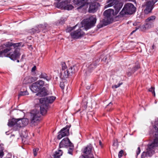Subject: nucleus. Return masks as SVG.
Instances as JSON below:
<instances>
[{"mask_svg":"<svg viewBox=\"0 0 158 158\" xmlns=\"http://www.w3.org/2000/svg\"><path fill=\"white\" fill-rule=\"evenodd\" d=\"M118 2V0H108L107 2L109 3L105 6V8H106L114 6L115 9L114 13V10L111 9L106 10L104 13V15L107 24L112 22L113 16L116 15L118 14L123 5L122 3Z\"/></svg>","mask_w":158,"mask_h":158,"instance_id":"f257e3e1","label":"nucleus"},{"mask_svg":"<svg viewBox=\"0 0 158 158\" xmlns=\"http://www.w3.org/2000/svg\"><path fill=\"white\" fill-rule=\"evenodd\" d=\"M13 48H6L2 51H0V57L3 56L10 58L11 60H17L20 55V50L19 48L12 49Z\"/></svg>","mask_w":158,"mask_h":158,"instance_id":"f03ea898","label":"nucleus"},{"mask_svg":"<svg viewBox=\"0 0 158 158\" xmlns=\"http://www.w3.org/2000/svg\"><path fill=\"white\" fill-rule=\"evenodd\" d=\"M44 85V81L39 80L33 83L30 86V88L33 92L35 93L39 92L42 89V90L36 94V95L40 97H43L47 95L48 92V91L45 87H44L42 88Z\"/></svg>","mask_w":158,"mask_h":158,"instance_id":"7ed1b4c3","label":"nucleus"},{"mask_svg":"<svg viewBox=\"0 0 158 158\" xmlns=\"http://www.w3.org/2000/svg\"><path fill=\"white\" fill-rule=\"evenodd\" d=\"M158 147V139H155L153 140L152 142L149 144L146 152H143L141 154V158H145L148 157H151L154 153V149L156 147Z\"/></svg>","mask_w":158,"mask_h":158,"instance_id":"20e7f679","label":"nucleus"},{"mask_svg":"<svg viewBox=\"0 0 158 158\" xmlns=\"http://www.w3.org/2000/svg\"><path fill=\"white\" fill-rule=\"evenodd\" d=\"M97 19L95 16H92L89 18L84 19L81 22L84 29L87 31L89 29L94 26L96 23Z\"/></svg>","mask_w":158,"mask_h":158,"instance_id":"39448f33","label":"nucleus"},{"mask_svg":"<svg viewBox=\"0 0 158 158\" xmlns=\"http://www.w3.org/2000/svg\"><path fill=\"white\" fill-rule=\"evenodd\" d=\"M135 10L136 8L132 4L127 3L124 5L120 14L123 16L125 15H131L135 13Z\"/></svg>","mask_w":158,"mask_h":158,"instance_id":"423d86ee","label":"nucleus"},{"mask_svg":"<svg viewBox=\"0 0 158 158\" xmlns=\"http://www.w3.org/2000/svg\"><path fill=\"white\" fill-rule=\"evenodd\" d=\"M94 150L92 145L89 144L85 147L83 151L84 154L81 156L79 158H94L93 153Z\"/></svg>","mask_w":158,"mask_h":158,"instance_id":"0eeeda50","label":"nucleus"},{"mask_svg":"<svg viewBox=\"0 0 158 158\" xmlns=\"http://www.w3.org/2000/svg\"><path fill=\"white\" fill-rule=\"evenodd\" d=\"M30 120L31 123H35L41 119V114L39 110L34 109L31 112Z\"/></svg>","mask_w":158,"mask_h":158,"instance_id":"6e6552de","label":"nucleus"},{"mask_svg":"<svg viewBox=\"0 0 158 158\" xmlns=\"http://www.w3.org/2000/svg\"><path fill=\"white\" fill-rule=\"evenodd\" d=\"M71 126V125H67L62 129L58 133L57 139H60L63 137L68 136L69 135V130Z\"/></svg>","mask_w":158,"mask_h":158,"instance_id":"1a4fd4ad","label":"nucleus"},{"mask_svg":"<svg viewBox=\"0 0 158 158\" xmlns=\"http://www.w3.org/2000/svg\"><path fill=\"white\" fill-rule=\"evenodd\" d=\"M156 18V17L154 15L149 17L146 20V23L142 26L143 28V29L144 28L145 29L152 27L153 26V22Z\"/></svg>","mask_w":158,"mask_h":158,"instance_id":"9d476101","label":"nucleus"},{"mask_svg":"<svg viewBox=\"0 0 158 158\" xmlns=\"http://www.w3.org/2000/svg\"><path fill=\"white\" fill-rule=\"evenodd\" d=\"M142 6L145 8L144 12L146 14L151 12L154 7V5L151 3V1H148L144 3Z\"/></svg>","mask_w":158,"mask_h":158,"instance_id":"9b49d317","label":"nucleus"},{"mask_svg":"<svg viewBox=\"0 0 158 158\" xmlns=\"http://www.w3.org/2000/svg\"><path fill=\"white\" fill-rule=\"evenodd\" d=\"M84 35L85 33L81 29H78L70 33L71 37L75 39H79L82 37Z\"/></svg>","mask_w":158,"mask_h":158,"instance_id":"f8f14e48","label":"nucleus"},{"mask_svg":"<svg viewBox=\"0 0 158 158\" xmlns=\"http://www.w3.org/2000/svg\"><path fill=\"white\" fill-rule=\"evenodd\" d=\"M73 144L71 142L69 138L66 137L64 138L59 143V148H68Z\"/></svg>","mask_w":158,"mask_h":158,"instance_id":"ddd939ff","label":"nucleus"},{"mask_svg":"<svg viewBox=\"0 0 158 158\" xmlns=\"http://www.w3.org/2000/svg\"><path fill=\"white\" fill-rule=\"evenodd\" d=\"M56 98V97L53 96H48L46 98H40V103L47 104L48 106V104L52 103Z\"/></svg>","mask_w":158,"mask_h":158,"instance_id":"4468645a","label":"nucleus"},{"mask_svg":"<svg viewBox=\"0 0 158 158\" xmlns=\"http://www.w3.org/2000/svg\"><path fill=\"white\" fill-rule=\"evenodd\" d=\"M17 123V129H18L21 127L27 125L28 124V121L27 118L18 119V121Z\"/></svg>","mask_w":158,"mask_h":158,"instance_id":"2eb2a0df","label":"nucleus"},{"mask_svg":"<svg viewBox=\"0 0 158 158\" xmlns=\"http://www.w3.org/2000/svg\"><path fill=\"white\" fill-rule=\"evenodd\" d=\"M88 0H74L73 3L78 6L77 9H80L86 4H88Z\"/></svg>","mask_w":158,"mask_h":158,"instance_id":"dca6fc26","label":"nucleus"},{"mask_svg":"<svg viewBox=\"0 0 158 158\" xmlns=\"http://www.w3.org/2000/svg\"><path fill=\"white\" fill-rule=\"evenodd\" d=\"M58 2L57 7L59 8L64 9L68 4L70 3V0H62L61 2Z\"/></svg>","mask_w":158,"mask_h":158,"instance_id":"f3484780","label":"nucleus"},{"mask_svg":"<svg viewBox=\"0 0 158 158\" xmlns=\"http://www.w3.org/2000/svg\"><path fill=\"white\" fill-rule=\"evenodd\" d=\"M69 70V69L62 70L60 75V77L61 79H65L68 78L69 76H71L69 72L70 71Z\"/></svg>","mask_w":158,"mask_h":158,"instance_id":"a211bd4d","label":"nucleus"},{"mask_svg":"<svg viewBox=\"0 0 158 158\" xmlns=\"http://www.w3.org/2000/svg\"><path fill=\"white\" fill-rule=\"evenodd\" d=\"M99 4L97 2L91 3L89 5V13H94L97 10Z\"/></svg>","mask_w":158,"mask_h":158,"instance_id":"6ab92c4d","label":"nucleus"},{"mask_svg":"<svg viewBox=\"0 0 158 158\" xmlns=\"http://www.w3.org/2000/svg\"><path fill=\"white\" fill-rule=\"evenodd\" d=\"M21 43H12L7 42L4 44V45L7 48H12V49L14 50L15 49L18 48L17 47L20 46V45H21Z\"/></svg>","mask_w":158,"mask_h":158,"instance_id":"aec40b11","label":"nucleus"},{"mask_svg":"<svg viewBox=\"0 0 158 158\" xmlns=\"http://www.w3.org/2000/svg\"><path fill=\"white\" fill-rule=\"evenodd\" d=\"M42 104L40 106V114L42 115H45L47 111V109L48 108V106L47 104L42 103Z\"/></svg>","mask_w":158,"mask_h":158,"instance_id":"412c9836","label":"nucleus"},{"mask_svg":"<svg viewBox=\"0 0 158 158\" xmlns=\"http://www.w3.org/2000/svg\"><path fill=\"white\" fill-rule=\"evenodd\" d=\"M38 26L40 29V31H42L44 33L47 31L49 29L50 27L46 23L38 25Z\"/></svg>","mask_w":158,"mask_h":158,"instance_id":"4be33fe9","label":"nucleus"},{"mask_svg":"<svg viewBox=\"0 0 158 158\" xmlns=\"http://www.w3.org/2000/svg\"><path fill=\"white\" fill-rule=\"evenodd\" d=\"M17 121H18V119L13 118L9 121L8 126L10 127L14 126L15 127H16V129L17 130Z\"/></svg>","mask_w":158,"mask_h":158,"instance_id":"5701e85b","label":"nucleus"},{"mask_svg":"<svg viewBox=\"0 0 158 158\" xmlns=\"http://www.w3.org/2000/svg\"><path fill=\"white\" fill-rule=\"evenodd\" d=\"M155 131L153 133L154 139H158V121L155 122Z\"/></svg>","mask_w":158,"mask_h":158,"instance_id":"b1692460","label":"nucleus"},{"mask_svg":"<svg viewBox=\"0 0 158 158\" xmlns=\"http://www.w3.org/2000/svg\"><path fill=\"white\" fill-rule=\"evenodd\" d=\"M98 62L99 61L97 60L93 62L92 64H90L88 67V70L90 72L91 71L96 68L97 65L98 64Z\"/></svg>","mask_w":158,"mask_h":158,"instance_id":"393cba45","label":"nucleus"},{"mask_svg":"<svg viewBox=\"0 0 158 158\" xmlns=\"http://www.w3.org/2000/svg\"><path fill=\"white\" fill-rule=\"evenodd\" d=\"M40 32V29L38 25L29 30V32L31 34H34L36 33H38Z\"/></svg>","mask_w":158,"mask_h":158,"instance_id":"a878e982","label":"nucleus"},{"mask_svg":"<svg viewBox=\"0 0 158 158\" xmlns=\"http://www.w3.org/2000/svg\"><path fill=\"white\" fill-rule=\"evenodd\" d=\"M69 71H70V73L71 76L75 72L77 71L78 70V68L77 66L76 65H73V66H71L69 68Z\"/></svg>","mask_w":158,"mask_h":158,"instance_id":"bb28decb","label":"nucleus"},{"mask_svg":"<svg viewBox=\"0 0 158 158\" xmlns=\"http://www.w3.org/2000/svg\"><path fill=\"white\" fill-rule=\"evenodd\" d=\"M69 71H70V73L71 76L75 72L77 71L78 70V68L77 66L76 65H73V66H71L69 68Z\"/></svg>","mask_w":158,"mask_h":158,"instance_id":"cd10ccee","label":"nucleus"},{"mask_svg":"<svg viewBox=\"0 0 158 158\" xmlns=\"http://www.w3.org/2000/svg\"><path fill=\"white\" fill-rule=\"evenodd\" d=\"M39 77L40 78H43L48 81L50 80L51 79V77L49 76H48L45 73H42L40 75Z\"/></svg>","mask_w":158,"mask_h":158,"instance_id":"c85d7f7f","label":"nucleus"},{"mask_svg":"<svg viewBox=\"0 0 158 158\" xmlns=\"http://www.w3.org/2000/svg\"><path fill=\"white\" fill-rule=\"evenodd\" d=\"M62 154V152L61 150H59L58 151H56L55 153L53 154V158H60V157Z\"/></svg>","mask_w":158,"mask_h":158,"instance_id":"c756f323","label":"nucleus"},{"mask_svg":"<svg viewBox=\"0 0 158 158\" xmlns=\"http://www.w3.org/2000/svg\"><path fill=\"white\" fill-rule=\"evenodd\" d=\"M31 83V81L30 80L29 77H25L23 81V83L24 84H27Z\"/></svg>","mask_w":158,"mask_h":158,"instance_id":"7c9ffc66","label":"nucleus"},{"mask_svg":"<svg viewBox=\"0 0 158 158\" xmlns=\"http://www.w3.org/2000/svg\"><path fill=\"white\" fill-rule=\"evenodd\" d=\"M70 148L68 150V153L70 155H72L73 154V150L74 148L73 145H71V146L69 147Z\"/></svg>","mask_w":158,"mask_h":158,"instance_id":"2f4dec72","label":"nucleus"},{"mask_svg":"<svg viewBox=\"0 0 158 158\" xmlns=\"http://www.w3.org/2000/svg\"><path fill=\"white\" fill-rule=\"evenodd\" d=\"M61 65L62 68V70H64L68 69L67 68V66L66 65V63L64 62H61Z\"/></svg>","mask_w":158,"mask_h":158,"instance_id":"473e14b6","label":"nucleus"},{"mask_svg":"<svg viewBox=\"0 0 158 158\" xmlns=\"http://www.w3.org/2000/svg\"><path fill=\"white\" fill-rule=\"evenodd\" d=\"M73 8V6L72 5L68 4L64 9L68 10H72Z\"/></svg>","mask_w":158,"mask_h":158,"instance_id":"72a5a7b5","label":"nucleus"},{"mask_svg":"<svg viewBox=\"0 0 158 158\" xmlns=\"http://www.w3.org/2000/svg\"><path fill=\"white\" fill-rule=\"evenodd\" d=\"M28 94V93L27 91H21L19 93V96H22L27 95Z\"/></svg>","mask_w":158,"mask_h":158,"instance_id":"f704fd0d","label":"nucleus"},{"mask_svg":"<svg viewBox=\"0 0 158 158\" xmlns=\"http://www.w3.org/2000/svg\"><path fill=\"white\" fill-rule=\"evenodd\" d=\"M155 88L154 87H151V88L148 89V91L151 92L154 96H155Z\"/></svg>","mask_w":158,"mask_h":158,"instance_id":"c9c22d12","label":"nucleus"},{"mask_svg":"<svg viewBox=\"0 0 158 158\" xmlns=\"http://www.w3.org/2000/svg\"><path fill=\"white\" fill-rule=\"evenodd\" d=\"M139 68V66L138 65H137L135 66L132 69V73H134Z\"/></svg>","mask_w":158,"mask_h":158,"instance_id":"e433bc0d","label":"nucleus"},{"mask_svg":"<svg viewBox=\"0 0 158 158\" xmlns=\"http://www.w3.org/2000/svg\"><path fill=\"white\" fill-rule=\"evenodd\" d=\"M76 26H74L73 27H68L67 29H66V32H69L73 30L75 27Z\"/></svg>","mask_w":158,"mask_h":158,"instance_id":"4c0bfd02","label":"nucleus"},{"mask_svg":"<svg viewBox=\"0 0 158 158\" xmlns=\"http://www.w3.org/2000/svg\"><path fill=\"white\" fill-rule=\"evenodd\" d=\"M122 84H123V83L121 82L120 83L118 84L117 85H113L112 86V88L113 89L117 88L119 87Z\"/></svg>","mask_w":158,"mask_h":158,"instance_id":"58836bf2","label":"nucleus"},{"mask_svg":"<svg viewBox=\"0 0 158 158\" xmlns=\"http://www.w3.org/2000/svg\"><path fill=\"white\" fill-rule=\"evenodd\" d=\"M39 150V149L37 148H34L33 149V153L34 156H36L37 154V152Z\"/></svg>","mask_w":158,"mask_h":158,"instance_id":"ea45409f","label":"nucleus"},{"mask_svg":"<svg viewBox=\"0 0 158 158\" xmlns=\"http://www.w3.org/2000/svg\"><path fill=\"white\" fill-rule=\"evenodd\" d=\"M124 151L123 150H121L118 153V157L119 158H121L123 156Z\"/></svg>","mask_w":158,"mask_h":158,"instance_id":"a19ab883","label":"nucleus"},{"mask_svg":"<svg viewBox=\"0 0 158 158\" xmlns=\"http://www.w3.org/2000/svg\"><path fill=\"white\" fill-rule=\"evenodd\" d=\"M30 80L31 81V83L36 81L37 78L36 77H29Z\"/></svg>","mask_w":158,"mask_h":158,"instance_id":"79ce46f5","label":"nucleus"},{"mask_svg":"<svg viewBox=\"0 0 158 158\" xmlns=\"http://www.w3.org/2000/svg\"><path fill=\"white\" fill-rule=\"evenodd\" d=\"M118 145V140L117 139H115L113 141V146H117Z\"/></svg>","mask_w":158,"mask_h":158,"instance_id":"37998d69","label":"nucleus"},{"mask_svg":"<svg viewBox=\"0 0 158 158\" xmlns=\"http://www.w3.org/2000/svg\"><path fill=\"white\" fill-rule=\"evenodd\" d=\"M3 149L2 148V149L0 150V158H2V157L4 155V153L3 152Z\"/></svg>","mask_w":158,"mask_h":158,"instance_id":"c03bdc74","label":"nucleus"},{"mask_svg":"<svg viewBox=\"0 0 158 158\" xmlns=\"http://www.w3.org/2000/svg\"><path fill=\"white\" fill-rule=\"evenodd\" d=\"M64 84L63 82H61L60 84V88L62 89H63L64 88Z\"/></svg>","mask_w":158,"mask_h":158,"instance_id":"a18cd8bd","label":"nucleus"},{"mask_svg":"<svg viewBox=\"0 0 158 158\" xmlns=\"http://www.w3.org/2000/svg\"><path fill=\"white\" fill-rule=\"evenodd\" d=\"M156 47L155 46L154 43H153L152 45V47L151 48V50L152 51V52H153L155 49H156Z\"/></svg>","mask_w":158,"mask_h":158,"instance_id":"49530a36","label":"nucleus"},{"mask_svg":"<svg viewBox=\"0 0 158 158\" xmlns=\"http://www.w3.org/2000/svg\"><path fill=\"white\" fill-rule=\"evenodd\" d=\"M58 23L60 24H62L64 23V19L62 20L61 19H60L59 21H58Z\"/></svg>","mask_w":158,"mask_h":158,"instance_id":"de8ad7c7","label":"nucleus"},{"mask_svg":"<svg viewBox=\"0 0 158 158\" xmlns=\"http://www.w3.org/2000/svg\"><path fill=\"white\" fill-rule=\"evenodd\" d=\"M141 150L139 147H138L137 148V151L136 152V154L138 156Z\"/></svg>","mask_w":158,"mask_h":158,"instance_id":"09e8293b","label":"nucleus"},{"mask_svg":"<svg viewBox=\"0 0 158 158\" xmlns=\"http://www.w3.org/2000/svg\"><path fill=\"white\" fill-rule=\"evenodd\" d=\"M113 104L111 102H110L107 105V108H109L112 106Z\"/></svg>","mask_w":158,"mask_h":158,"instance_id":"8fccbe9b","label":"nucleus"},{"mask_svg":"<svg viewBox=\"0 0 158 158\" xmlns=\"http://www.w3.org/2000/svg\"><path fill=\"white\" fill-rule=\"evenodd\" d=\"M158 1V0H152L151 3L154 5Z\"/></svg>","mask_w":158,"mask_h":158,"instance_id":"3c124183","label":"nucleus"},{"mask_svg":"<svg viewBox=\"0 0 158 158\" xmlns=\"http://www.w3.org/2000/svg\"><path fill=\"white\" fill-rule=\"evenodd\" d=\"M133 73H132V71L131 70V72H129L127 73V75L128 76H130Z\"/></svg>","mask_w":158,"mask_h":158,"instance_id":"603ef678","label":"nucleus"},{"mask_svg":"<svg viewBox=\"0 0 158 158\" xmlns=\"http://www.w3.org/2000/svg\"><path fill=\"white\" fill-rule=\"evenodd\" d=\"M36 66H34L32 68L31 71L32 72L36 70Z\"/></svg>","mask_w":158,"mask_h":158,"instance_id":"864d4df0","label":"nucleus"},{"mask_svg":"<svg viewBox=\"0 0 158 158\" xmlns=\"http://www.w3.org/2000/svg\"><path fill=\"white\" fill-rule=\"evenodd\" d=\"M91 0L93 2H96L98 1L99 2H101L102 0Z\"/></svg>","mask_w":158,"mask_h":158,"instance_id":"5fc2aeb1","label":"nucleus"},{"mask_svg":"<svg viewBox=\"0 0 158 158\" xmlns=\"http://www.w3.org/2000/svg\"><path fill=\"white\" fill-rule=\"evenodd\" d=\"M138 29V28L136 27V29L135 30L133 31L131 33V34H132V33L136 31V30H137Z\"/></svg>","mask_w":158,"mask_h":158,"instance_id":"6e6d98bb","label":"nucleus"},{"mask_svg":"<svg viewBox=\"0 0 158 158\" xmlns=\"http://www.w3.org/2000/svg\"><path fill=\"white\" fill-rule=\"evenodd\" d=\"M25 57V56L24 55H23L22 56L21 59L20 60V61H22V59Z\"/></svg>","mask_w":158,"mask_h":158,"instance_id":"4d7b16f0","label":"nucleus"},{"mask_svg":"<svg viewBox=\"0 0 158 158\" xmlns=\"http://www.w3.org/2000/svg\"><path fill=\"white\" fill-rule=\"evenodd\" d=\"M99 144L102 147V143L101 140L99 141Z\"/></svg>","mask_w":158,"mask_h":158,"instance_id":"13d9d810","label":"nucleus"},{"mask_svg":"<svg viewBox=\"0 0 158 158\" xmlns=\"http://www.w3.org/2000/svg\"><path fill=\"white\" fill-rule=\"evenodd\" d=\"M113 108H110V109H109V110H108L109 111H111L113 110Z\"/></svg>","mask_w":158,"mask_h":158,"instance_id":"bf43d9fd","label":"nucleus"},{"mask_svg":"<svg viewBox=\"0 0 158 158\" xmlns=\"http://www.w3.org/2000/svg\"><path fill=\"white\" fill-rule=\"evenodd\" d=\"M86 88L87 89H90V87L89 86H87Z\"/></svg>","mask_w":158,"mask_h":158,"instance_id":"052dcab7","label":"nucleus"},{"mask_svg":"<svg viewBox=\"0 0 158 158\" xmlns=\"http://www.w3.org/2000/svg\"><path fill=\"white\" fill-rule=\"evenodd\" d=\"M17 62H19V60H17Z\"/></svg>","mask_w":158,"mask_h":158,"instance_id":"680f3d73","label":"nucleus"},{"mask_svg":"<svg viewBox=\"0 0 158 158\" xmlns=\"http://www.w3.org/2000/svg\"><path fill=\"white\" fill-rule=\"evenodd\" d=\"M106 58H106V57H105V60H106Z\"/></svg>","mask_w":158,"mask_h":158,"instance_id":"e2e57ef3","label":"nucleus"},{"mask_svg":"<svg viewBox=\"0 0 158 158\" xmlns=\"http://www.w3.org/2000/svg\"><path fill=\"white\" fill-rule=\"evenodd\" d=\"M157 34L158 35V30H157Z\"/></svg>","mask_w":158,"mask_h":158,"instance_id":"0e129e2a","label":"nucleus"},{"mask_svg":"<svg viewBox=\"0 0 158 158\" xmlns=\"http://www.w3.org/2000/svg\"><path fill=\"white\" fill-rule=\"evenodd\" d=\"M7 158H10V157H7Z\"/></svg>","mask_w":158,"mask_h":158,"instance_id":"69168bd1","label":"nucleus"}]
</instances>
